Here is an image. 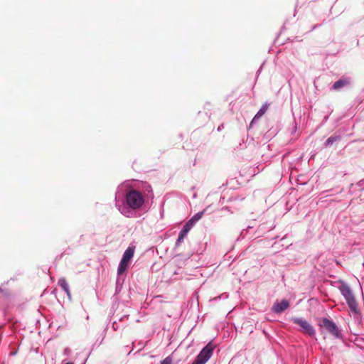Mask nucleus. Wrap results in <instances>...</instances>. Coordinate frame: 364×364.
I'll return each mask as SVG.
<instances>
[{"label": "nucleus", "instance_id": "1", "mask_svg": "<svg viewBox=\"0 0 364 364\" xmlns=\"http://www.w3.org/2000/svg\"><path fill=\"white\" fill-rule=\"evenodd\" d=\"M126 202L128 207L118 205L116 203V206L122 214L127 217H129L132 212L131 209L137 210L140 208L144 203V198L141 193L136 190H131L126 194Z\"/></svg>", "mask_w": 364, "mask_h": 364}, {"label": "nucleus", "instance_id": "2", "mask_svg": "<svg viewBox=\"0 0 364 364\" xmlns=\"http://www.w3.org/2000/svg\"><path fill=\"white\" fill-rule=\"evenodd\" d=\"M339 290L345 298L351 311L357 313L358 311V305L349 286L346 283L342 282L339 287Z\"/></svg>", "mask_w": 364, "mask_h": 364}, {"label": "nucleus", "instance_id": "3", "mask_svg": "<svg viewBox=\"0 0 364 364\" xmlns=\"http://www.w3.org/2000/svg\"><path fill=\"white\" fill-rule=\"evenodd\" d=\"M215 345L212 342H209L199 353L196 360L192 364H205L211 358Z\"/></svg>", "mask_w": 364, "mask_h": 364}, {"label": "nucleus", "instance_id": "4", "mask_svg": "<svg viewBox=\"0 0 364 364\" xmlns=\"http://www.w3.org/2000/svg\"><path fill=\"white\" fill-rule=\"evenodd\" d=\"M135 252L134 247H129L123 254L122 258L119 264L117 273L118 274H123L127 269L129 264L134 257Z\"/></svg>", "mask_w": 364, "mask_h": 364}, {"label": "nucleus", "instance_id": "5", "mask_svg": "<svg viewBox=\"0 0 364 364\" xmlns=\"http://www.w3.org/2000/svg\"><path fill=\"white\" fill-rule=\"evenodd\" d=\"M292 321L299 325L305 333L311 336H314L315 335L314 328L307 321L301 318H293Z\"/></svg>", "mask_w": 364, "mask_h": 364}, {"label": "nucleus", "instance_id": "6", "mask_svg": "<svg viewBox=\"0 0 364 364\" xmlns=\"http://www.w3.org/2000/svg\"><path fill=\"white\" fill-rule=\"evenodd\" d=\"M321 326L324 327L330 333L336 337H338L340 336L338 326L331 320L326 318H322Z\"/></svg>", "mask_w": 364, "mask_h": 364}, {"label": "nucleus", "instance_id": "7", "mask_svg": "<svg viewBox=\"0 0 364 364\" xmlns=\"http://www.w3.org/2000/svg\"><path fill=\"white\" fill-rule=\"evenodd\" d=\"M193 228L191 225V223H186L182 230L180 231L178 237L176 241V245H179L184 240V238L186 237L188 232L191 230V229Z\"/></svg>", "mask_w": 364, "mask_h": 364}, {"label": "nucleus", "instance_id": "8", "mask_svg": "<svg viewBox=\"0 0 364 364\" xmlns=\"http://www.w3.org/2000/svg\"><path fill=\"white\" fill-rule=\"evenodd\" d=\"M289 304L287 300L277 301L273 305V311L276 313H281L288 309Z\"/></svg>", "mask_w": 364, "mask_h": 364}, {"label": "nucleus", "instance_id": "9", "mask_svg": "<svg viewBox=\"0 0 364 364\" xmlns=\"http://www.w3.org/2000/svg\"><path fill=\"white\" fill-rule=\"evenodd\" d=\"M350 83V80L348 78H341L337 80L332 85L333 90H339L340 88L348 85Z\"/></svg>", "mask_w": 364, "mask_h": 364}, {"label": "nucleus", "instance_id": "10", "mask_svg": "<svg viewBox=\"0 0 364 364\" xmlns=\"http://www.w3.org/2000/svg\"><path fill=\"white\" fill-rule=\"evenodd\" d=\"M268 104L267 103H264L262 107L261 108L259 109V110L257 112V113L255 115L252 122H255L256 120H258L267 110L268 109Z\"/></svg>", "mask_w": 364, "mask_h": 364}, {"label": "nucleus", "instance_id": "11", "mask_svg": "<svg viewBox=\"0 0 364 364\" xmlns=\"http://www.w3.org/2000/svg\"><path fill=\"white\" fill-rule=\"evenodd\" d=\"M58 284L65 291V292L68 296V297H70V289H69V286H68V284L67 281L65 280V278H60L58 280Z\"/></svg>", "mask_w": 364, "mask_h": 364}, {"label": "nucleus", "instance_id": "12", "mask_svg": "<svg viewBox=\"0 0 364 364\" xmlns=\"http://www.w3.org/2000/svg\"><path fill=\"white\" fill-rule=\"evenodd\" d=\"M205 213V210L197 213L196 215H194L188 221V223H191V225L193 227L195 223L198 221L202 216Z\"/></svg>", "mask_w": 364, "mask_h": 364}, {"label": "nucleus", "instance_id": "13", "mask_svg": "<svg viewBox=\"0 0 364 364\" xmlns=\"http://www.w3.org/2000/svg\"><path fill=\"white\" fill-rule=\"evenodd\" d=\"M338 136H330L326 139V141L325 142V146H329L331 144H333L335 141H338Z\"/></svg>", "mask_w": 364, "mask_h": 364}, {"label": "nucleus", "instance_id": "14", "mask_svg": "<svg viewBox=\"0 0 364 364\" xmlns=\"http://www.w3.org/2000/svg\"><path fill=\"white\" fill-rule=\"evenodd\" d=\"M172 358L171 356H168L161 362V364H172Z\"/></svg>", "mask_w": 364, "mask_h": 364}, {"label": "nucleus", "instance_id": "15", "mask_svg": "<svg viewBox=\"0 0 364 364\" xmlns=\"http://www.w3.org/2000/svg\"><path fill=\"white\" fill-rule=\"evenodd\" d=\"M65 364H73V363H66Z\"/></svg>", "mask_w": 364, "mask_h": 364}]
</instances>
